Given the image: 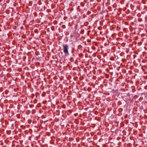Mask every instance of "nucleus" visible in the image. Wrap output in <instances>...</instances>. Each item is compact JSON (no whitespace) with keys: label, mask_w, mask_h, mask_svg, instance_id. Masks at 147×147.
<instances>
[{"label":"nucleus","mask_w":147,"mask_h":147,"mask_svg":"<svg viewBox=\"0 0 147 147\" xmlns=\"http://www.w3.org/2000/svg\"><path fill=\"white\" fill-rule=\"evenodd\" d=\"M63 52L66 56H68L69 55V46L67 44L63 45Z\"/></svg>","instance_id":"obj_1"}]
</instances>
